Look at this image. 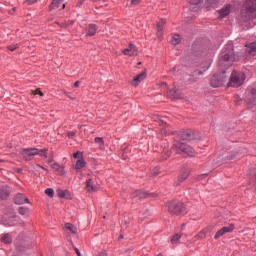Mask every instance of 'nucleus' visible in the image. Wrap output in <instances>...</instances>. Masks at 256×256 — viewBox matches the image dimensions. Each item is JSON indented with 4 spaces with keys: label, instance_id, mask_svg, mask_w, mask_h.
I'll use <instances>...</instances> for the list:
<instances>
[{
    "label": "nucleus",
    "instance_id": "obj_1",
    "mask_svg": "<svg viewBox=\"0 0 256 256\" xmlns=\"http://www.w3.org/2000/svg\"><path fill=\"white\" fill-rule=\"evenodd\" d=\"M235 61H237V56H235V52L233 51V44H227L223 48L218 65L219 67H231Z\"/></svg>",
    "mask_w": 256,
    "mask_h": 256
},
{
    "label": "nucleus",
    "instance_id": "obj_2",
    "mask_svg": "<svg viewBox=\"0 0 256 256\" xmlns=\"http://www.w3.org/2000/svg\"><path fill=\"white\" fill-rule=\"evenodd\" d=\"M245 9L241 11L240 22L248 23L251 19H256V0H247L244 4Z\"/></svg>",
    "mask_w": 256,
    "mask_h": 256
},
{
    "label": "nucleus",
    "instance_id": "obj_3",
    "mask_svg": "<svg viewBox=\"0 0 256 256\" xmlns=\"http://www.w3.org/2000/svg\"><path fill=\"white\" fill-rule=\"evenodd\" d=\"M168 211L171 215H183V213H186L187 208L183 202L173 201L168 203Z\"/></svg>",
    "mask_w": 256,
    "mask_h": 256
},
{
    "label": "nucleus",
    "instance_id": "obj_4",
    "mask_svg": "<svg viewBox=\"0 0 256 256\" xmlns=\"http://www.w3.org/2000/svg\"><path fill=\"white\" fill-rule=\"evenodd\" d=\"M174 148L176 149V151H178V153H182V155H187L188 157H195V149L185 143L176 141L174 143Z\"/></svg>",
    "mask_w": 256,
    "mask_h": 256
},
{
    "label": "nucleus",
    "instance_id": "obj_5",
    "mask_svg": "<svg viewBox=\"0 0 256 256\" xmlns=\"http://www.w3.org/2000/svg\"><path fill=\"white\" fill-rule=\"evenodd\" d=\"M243 83H245V74L233 71L230 76L228 87H241Z\"/></svg>",
    "mask_w": 256,
    "mask_h": 256
},
{
    "label": "nucleus",
    "instance_id": "obj_6",
    "mask_svg": "<svg viewBox=\"0 0 256 256\" xmlns=\"http://www.w3.org/2000/svg\"><path fill=\"white\" fill-rule=\"evenodd\" d=\"M225 82H227V75H225V72L213 75L210 81L213 87H221Z\"/></svg>",
    "mask_w": 256,
    "mask_h": 256
},
{
    "label": "nucleus",
    "instance_id": "obj_7",
    "mask_svg": "<svg viewBox=\"0 0 256 256\" xmlns=\"http://www.w3.org/2000/svg\"><path fill=\"white\" fill-rule=\"evenodd\" d=\"M37 153H39V149L37 148H24L20 151V155H22L24 161H32Z\"/></svg>",
    "mask_w": 256,
    "mask_h": 256
},
{
    "label": "nucleus",
    "instance_id": "obj_8",
    "mask_svg": "<svg viewBox=\"0 0 256 256\" xmlns=\"http://www.w3.org/2000/svg\"><path fill=\"white\" fill-rule=\"evenodd\" d=\"M235 230V224H230L229 226H224L220 230L217 231V233L214 236V239H219L220 237H223V235L227 233H231Z\"/></svg>",
    "mask_w": 256,
    "mask_h": 256
},
{
    "label": "nucleus",
    "instance_id": "obj_9",
    "mask_svg": "<svg viewBox=\"0 0 256 256\" xmlns=\"http://www.w3.org/2000/svg\"><path fill=\"white\" fill-rule=\"evenodd\" d=\"M247 103H255L256 101V89L248 88L245 93Z\"/></svg>",
    "mask_w": 256,
    "mask_h": 256
},
{
    "label": "nucleus",
    "instance_id": "obj_10",
    "mask_svg": "<svg viewBox=\"0 0 256 256\" xmlns=\"http://www.w3.org/2000/svg\"><path fill=\"white\" fill-rule=\"evenodd\" d=\"M123 55L133 57L137 55V47L134 44H129L128 48L122 50Z\"/></svg>",
    "mask_w": 256,
    "mask_h": 256
},
{
    "label": "nucleus",
    "instance_id": "obj_11",
    "mask_svg": "<svg viewBox=\"0 0 256 256\" xmlns=\"http://www.w3.org/2000/svg\"><path fill=\"white\" fill-rule=\"evenodd\" d=\"M220 19H225L231 13V5H227L218 11Z\"/></svg>",
    "mask_w": 256,
    "mask_h": 256
},
{
    "label": "nucleus",
    "instance_id": "obj_12",
    "mask_svg": "<svg viewBox=\"0 0 256 256\" xmlns=\"http://www.w3.org/2000/svg\"><path fill=\"white\" fill-rule=\"evenodd\" d=\"M179 137L180 139H182V141H191V139H193L191 130H183L182 132L179 133Z\"/></svg>",
    "mask_w": 256,
    "mask_h": 256
},
{
    "label": "nucleus",
    "instance_id": "obj_13",
    "mask_svg": "<svg viewBox=\"0 0 256 256\" xmlns=\"http://www.w3.org/2000/svg\"><path fill=\"white\" fill-rule=\"evenodd\" d=\"M16 205H23L24 203H29V199L23 194H17L14 198Z\"/></svg>",
    "mask_w": 256,
    "mask_h": 256
},
{
    "label": "nucleus",
    "instance_id": "obj_14",
    "mask_svg": "<svg viewBox=\"0 0 256 256\" xmlns=\"http://www.w3.org/2000/svg\"><path fill=\"white\" fill-rule=\"evenodd\" d=\"M86 191H88V193H95V191H97V186H95V182H93L92 179L86 181Z\"/></svg>",
    "mask_w": 256,
    "mask_h": 256
},
{
    "label": "nucleus",
    "instance_id": "obj_15",
    "mask_svg": "<svg viewBox=\"0 0 256 256\" xmlns=\"http://www.w3.org/2000/svg\"><path fill=\"white\" fill-rule=\"evenodd\" d=\"M145 77H147V72H142L138 74L134 79H133V85L137 86L141 81H144Z\"/></svg>",
    "mask_w": 256,
    "mask_h": 256
},
{
    "label": "nucleus",
    "instance_id": "obj_16",
    "mask_svg": "<svg viewBox=\"0 0 256 256\" xmlns=\"http://www.w3.org/2000/svg\"><path fill=\"white\" fill-rule=\"evenodd\" d=\"M97 25L95 24H89L88 25V30H87V33H86V37H93V35H95V33H97Z\"/></svg>",
    "mask_w": 256,
    "mask_h": 256
},
{
    "label": "nucleus",
    "instance_id": "obj_17",
    "mask_svg": "<svg viewBox=\"0 0 256 256\" xmlns=\"http://www.w3.org/2000/svg\"><path fill=\"white\" fill-rule=\"evenodd\" d=\"M246 53H248V55H251V56L256 55V42L246 45Z\"/></svg>",
    "mask_w": 256,
    "mask_h": 256
},
{
    "label": "nucleus",
    "instance_id": "obj_18",
    "mask_svg": "<svg viewBox=\"0 0 256 256\" xmlns=\"http://www.w3.org/2000/svg\"><path fill=\"white\" fill-rule=\"evenodd\" d=\"M149 194H147V192L143 191V190H136L133 194V197H135L136 199H145L146 197H148Z\"/></svg>",
    "mask_w": 256,
    "mask_h": 256
},
{
    "label": "nucleus",
    "instance_id": "obj_19",
    "mask_svg": "<svg viewBox=\"0 0 256 256\" xmlns=\"http://www.w3.org/2000/svg\"><path fill=\"white\" fill-rule=\"evenodd\" d=\"M167 23V20L165 19H161L158 23H157V31H158V35H162L163 33V27H165V24Z\"/></svg>",
    "mask_w": 256,
    "mask_h": 256
},
{
    "label": "nucleus",
    "instance_id": "obj_20",
    "mask_svg": "<svg viewBox=\"0 0 256 256\" xmlns=\"http://www.w3.org/2000/svg\"><path fill=\"white\" fill-rule=\"evenodd\" d=\"M85 165H87V162L83 159H79V160L76 161L74 169L76 171H79L80 169H83V167H85Z\"/></svg>",
    "mask_w": 256,
    "mask_h": 256
},
{
    "label": "nucleus",
    "instance_id": "obj_21",
    "mask_svg": "<svg viewBox=\"0 0 256 256\" xmlns=\"http://www.w3.org/2000/svg\"><path fill=\"white\" fill-rule=\"evenodd\" d=\"M64 227L67 231H69V233H72L73 235L77 233V228L71 223H66Z\"/></svg>",
    "mask_w": 256,
    "mask_h": 256
},
{
    "label": "nucleus",
    "instance_id": "obj_22",
    "mask_svg": "<svg viewBox=\"0 0 256 256\" xmlns=\"http://www.w3.org/2000/svg\"><path fill=\"white\" fill-rule=\"evenodd\" d=\"M9 188L4 187L0 190V199H7L9 197Z\"/></svg>",
    "mask_w": 256,
    "mask_h": 256
},
{
    "label": "nucleus",
    "instance_id": "obj_23",
    "mask_svg": "<svg viewBox=\"0 0 256 256\" xmlns=\"http://www.w3.org/2000/svg\"><path fill=\"white\" fill-rule=\"evenodd\" d=\"M168 97L170 99H179V92L177 89H172L168 92Z\"/></svg>",
    "mask_w": 256,
    "mask_h": 256
},
{
    "label": "nucleus",
    "instance_id": "obj_24",
    "mask_svg": "<svg viewBox=\"0 0 256 256\" xmlns=\"http://www.w3.org/2000/svg\"><path fill=\"white\" fill-rule=\"evenodd\" d=\"M172 45H179L181 43V36L179 34H174L171 39Z\"/></svg>",
    "mask_w": 256,
    "mask_h": 256
},
{
    "label": "nucleus",
    "instance_id": "obj_25",
    "mask_svg": "<svg viewBox=\"0 0 256 256\" xmlns=\"http://www.w3.org/2000/svg\"><path fill=\"white\" fill-rule=\"evenodd\" d=\"M61 3H63V0H53L50 5V10L59 9V5H61Z\"/></svg>",
    "mask_w": 256,
    "mask_h": 256
},
{
    "label": "nucleus",
    "instance_id": "obj_26",
    "mask_svg": "<svg viewBox=\"0 0 256 256\" xmlns=\"http://www.w3.org/2000/svg\"><path fill=\"white\" fill-rule=\"evenodd\" d=\"M11 241H13V238H11V235H9V234H5L2 237V243L9 244V243H11Z\"/></svg>",
    "mask_w": 256,
    "mask_h": 256
},
{
    "label": "nucleus",
    "instance_id": "obj_27",
    "mask_svg": "<svg viewBox=\"0 0 256 256\" xmlns=\"http://www.w3.org/2000/svg\"><path fill=\"white\" fill-rule=\"evenodd\" d=\"M37 155H39L40 157H43L44 159H47V149H38V153Z\"/></svg>",
    "mask_w": 256,
    "mask_h": 256
},
{
    "label": "nucleus",
    "instance_id": "obj_28",
    "mask_svg": "<svg viewBox=\"0 0 256 256\" xmlns=\"http://www.w3.org/2000/svg\"><path fill=\"white\" fill-rule=\"evenodd\" d=\"M187 177H189V172H184L183 174H181L178 177L179 183H183V181H185V179H187Z\"/></svg>",
    "mask_w": 256,
    "mask_h": 256
},
{
    "label": "nucleus",
    "instance_id": "obj_29",
    "mask_svg": "<svg viewBox=\"0 0 256 256\" xmlns=\"http://www.w3.org/2000/svg\"><path fill=\"white\" fill-rule=\"evenodd\" d=\"M179 239H181V234H179V233L174 234L171 239V243H173V244L179 243Z\"/></svg>",
    "mask_w": 256,
    "mask_h": 256
},
{
    "label": "nucleus",
    "instance_id": "obj_30",
    "mask_svg": "<svg viewBox=\"0 0 256 256\" xmlns=\"http://www.w3.org/2000/svg\"><path fill=\"white\" fill-rule=\"evenodd\" d=\"M94 141H95V143H96L97 145H99L100 147H103V145H105V142L103 141V138H101V137H96V138L94 139Z\"/></svg>",
    "mask_w": 256,
    "mask_h": 256
},
{
    "label": "nucleus",
    "instance_id": "obj_31",
    "mask_svg": "<svg viewBox=\"0 0 256 256\" xmlns=\"http://www.w3.org/2000/svg\"><path fill=\"white\" fill-rule=\"evenodd\" d=\"M45 193L48 195V197H53V195H55V191L53 190V188H47L45 190Z\"/></svg>",
    "mask_w": 256,
    "mask_h": 256
},
{
    "label": "nucleus",
    "instance_id": "obj_32",
    "mask_svg": "<svg viewBox=\"0 0 256 256\" xmlns=\"http://www.w3.org/2000/svg\"><path fill=\"white\" fill-rule=\"evenodd\" d=\"M74 159H83V153H81L80 151L74 153L73 155Z\"/></svg>",
    "mask_w": 256,
    "mask_h": 256
},
{
    "label": "nucleus",
    "instance_id": "obj_33",
    "mask_svg": "<svg viewBox=\"0 0 256 256\" xmlns=\"http://www.w3.org/2000/svg\"><path fill=\"white\" fill-rule=\"evenodd\" d=\"M52 169H54V171H61V165H59L58 163H54L51 165Z\"/></svg>",
    "mask_w": 256,
    "mask_h": 256
},
{
    "label": "nucleus",
    "instance_id": "obj_34",
    "mask_svg": "<svg viewBox=\"0 0 256 256\" xmlns=\"http://www.w3.org/2000/svg\"><path fill=\"white\" fill-rule=\"evenodd\" d=\"M198 237H200V239H205V237H207V230H202L199 234Z\"/></svg>",
    "mask_w": 256,
    "mask_h": 256
},
{
    "label": "nucleus",
    "instance_id": "obj_35",
    "mask_svg": "<svg viewBox=\"0 0 256 256\" xmlns=\"http://www.w3.org/2000/svg\"><path fill=\"white\" fill-rule=\"evenodd\" d=\"M58 196L64 198L67 196V191L60 190L58 191Z\"/></svg>",
    "mask_w": 256,
    "mask_h": 256
},
{
    "label": "nucleus",
    "instance_id": "obj_36",
    "mask_svg": "<svg viewBox=\"0 0 256 256\" xmlns=\"http://www.w3.org/2000/svg\"><path fill=\"white\" fill-rule=\"evenodd\" d=\"M18 47H19L18 44H12V45L8 46V49H9V51H15V49H17Z\"/></svg>",
    "mask_w": 256,
    "mask_h": 256
},
{
    "label": "nucleus",
    "instance_id": "obj_37",
    "mask_svg": "<svg viewBox=\"0 0 256 256\" xmlns=\"http://www.w3.org/2000/svg\"><path fill=\"white\" fill-rule=\"evenodd\" d=\"M33 95H40V97H43V92H41V89H36L35 91H32Z\"/></svg>",
    "mask_w": 256,
    "mask_h": 256
},
{
    "label": "nucleus",
    "instance_id": "obj_38",
    "mask_svg": "<svg viewBox=\"0 0 256 256\" xmlns=\"http://www.w3.org/2000/svg\"><path fill=\"white\" fill-rule=\"evenodd\" d=\"M18 213H20V215H25L27 213V209H25L24 207H20L18 209Z\"/></svg>",
    "mask_w": 256,
    "mask_h": 256
},
{
    "label": "nucleus",
    "instance_id": "obj_39",
    "mask_svg": "<svg viewBox=\"0 0 256 256\" xmlns=\"http://www.w3.org/2000/svg\"><path fill=\"white\" fill-rule=\"evenodd\" d=\"M188 3H190L191 5H199V3H201V0H188Z\"/></svg>",
    "mask_w": 256,
    "mask_h": 256
},
{
    "label": "nucleus",
    "instance_id": "obj_40",
    "mask_svg": "<svg viewBox=\"0 0 256 256\" xmlns=\"http://www.w3.org/2000/svg\"><path fill=\"white\" fill-rule=\"evenodd\" d=\"M139 3H141V0H131V5H132L133 7L139 5Z\"/></svg>",
    "mask_w": 256,
    "mask_h": 256
},
{
    "label": "nucleus",
    "instance_id": "obj_41",
    "mask_svg": "<svg viewBox=\"0 0 256 256\" xmlns=\"http://www.w3.org/2000/svg\"><path fill=\"white\" fill-rule=\"evenodd\" d=\"M207 2L209 3V5H217V3H219V0H207Z\"/></svg>",
    "mask_w": 256,
    "mask_h": 256
},
{
    "label": "nucleus",
    "instance_id": "obj_42",
    "mask_svg": "<svg viewBox=\"0 0 256 256\" xmlns=\"http://www.w3.org/2000/svg\"><path fill=\"white\" fill-rule=\"evenodd\" d=\"M39 0H26L28 5H33V3H37Z\"/></svg>",
    "mask_w": 256,
    "mask_h": 256
},
{
    "label": "nucleus",
    "instance_id": "obj_43",
    "mask_svg": "<svg viewBox=\"0 0 256 256\" xmlns=\"http://www.w3.org/2000/svg\"><path fill=\"white\" fill-rule=\"evenodd\" d=\"M2 223L4 225H9V223L7 222V218L5 216L2 217Z\"/></svg>",
    "mask_w": 256,
    "mask_h": 256
},
{
    "label": "nucleus",
    "instance_id": "obj_44",
    "mask_svg": "<svg viewBox=\"0 0 256 256\" xmlns=\"http://www.w3.org/2000/svg\"><path fill=\"white\" fill-rule=\"evenodd\" d=\"M197 75H203V72H201V71H195L194 74H193V76H194V77H197Z\"/></svg>",
    "mask_w": 256,
    "mask_h": 256
},
{
    "label": "nucleus",
    "instance_id": "obj_45",
    "mask_svg": "<svg viewBox=\"0 0 256 256\" xmlns=\"http://www.w3.org/2000/svg\"><path fill=\"white\" fill-rule=\"evenodd\" d=\"M75 132H68L69 139H73Z\"/></svg>",
    "mask_w": 256,
    "mask_h": 256
},
{
    "label": "nucleus",
    "instance_id": "obj_46",
    "mask_svg": "<svg viewBox=\"0 0 256 256\" xmlns=\"http://www.w3.org/2000/svg\"><path fill=\"white\" fill-rule=\"evenodd\" d=\"M97 256H107V252L102 251V252H100Z\"/></svg>",
    "mask_w": 256,
    "mask_h": 256
},
{
    "label": "nucleus",
    "instance_id": "obj_47",
    "mask_svg": "<svg viewBox=\"0 0 256 256\" xmlns=\"http://www.w3.org/2000/svg\"><path fill=\"white\" fill-rule=\"evenodd\" d=\"M37 167H39L40 169H43L44 171H47V169H45V167H43L41 165H37Z\"/></svg>",
    "mask_w": 256,
    "mask_h": 256
},
{
    "label": "nucleus",
    "instance_id": "obj_48",
    "mask_svg": "<svg viewBox=\"0 0 256 256\" xmlns=\"http://www.w3.org/2000/svg\"><path fill=\"white\" fill-rule=\"evenodd\" d=\"M75 251H76L78 256H81V252H79V249L76 248Z\"/></svg>",
    "mask_w": 256,
    "mask_h": 256
},
{
    "label": "nucleus",
    "instance_id": "obj_49",
    "mask_svg": "<svg viewBox=\"0 0 256 256\" xmlns=\"http://www.w3.org/2000/svg\"><path fill=\"white\" fill-rule=\"evenodd\" d=\"M78 3H80V5H83V3H85V0H78Z\"/></svg>",
    "mask_w": 256,
    "mask_h": 256
},
{
    "label": "nucleus",
    "instance_id": "obj_50",
    "mask_svg": "<svg viewBox=\"0 0 256 256\" xmlns=\"http://www.w3.org/2000/svg\"><path fill=\"white\" fill-rule=\"evenodd\" d=\"M74 87H79V81H76V82L74 83Z\"/></svg>",
    "mask_w": 256,
    "mask_h": 256
},
{
    "label": "nucleus",
    "instance_id": "obj_51",
    "mask_svg": "<svg viewBox=\"0 0 256 256\" xmlns=\"http://www.w3.org/2000/svg\"><path fill=\"white\" fill-rule=\"evenodd\" d=\"M48 163H53V159H49V160H48Z\"/></svg>",
    "mask_w": 256,
    "mask_h": 256
},
{
    "label": "nucleus",
    "instance_id": "obj_52",
    "mask_svg": "<svg viewBox=\"0 0 256 256\" xmlns=\"http://www.w3.org/2000/svg\"><path fill=\"white\" fill-rule=\"evenodd\" d=\"M185 229V224H182V231Z\"/></svg>",
    "mask_w": 256,
    "mask_h": 256
},
{
    "label": "nucleus",
    "instance_id": "obj_53",
    "mask_svg": "<svg viewBox=\"0 0 256 256\" xmlns=\"http://www.w3.org/2000/svg\"><path fill=\"white\" fill-rule=\"evenodd\" d=\"M62 9H65V4L62 5Z\"/></svg>",
    "mask_w": 256,
    "mask_h": 256
},
{
    "label": "nucleus",
    "instance_id": "obj_54",
    "mask_svg": "<svg viewBox=\"0 0 256 256\" xmlns=\"http://www.w3.org/2000/svg\"><path fill=\"white\" fill-rule=\"evenodd\" d=\"M192 81H193V82L197 81V78H196V79H193Z\"/></svg>",
    "mask_w": 256,
    "mask_h": 256
},
{
    "label": "nucleus",
    "instance_id": "obj_55",
    "mask_svg": "<svg viewBox=\"0 0 256 256\" xmlns=\"http://www.w3.org/2000/svg\"><path fill=\"white\" fill-rule=\"evenodd\" d=\"M175 69H177L176 67L173 68V71H175Z\"/></svg>",
    "mask_w": 256,
    "mask_h": 256
},
{
    "label": "nucleus",
    "instance_id": "obj_56",
    "mask_svg": "<svg viewBox=\"0 0 256 256\" xmlns=\"http://www.w3.org/2000/svg\"><path fill=\"white\" fill-rule=\"evenodd\" d=\"M0 163H3V160L0 159Z\"/></svg>",
    "mask_w": 256,
    "mask_h": 256
},
{
    "label": "nucleus",
    "instance_id": "obj_57",
    "mask_svg": "<svg viewBox=\"0 0 256 256\" xmlns=\"http://www.w3.org/2000/svg\"><path fill=\"white\" fill-rule=\"evenodd\" d=\"M144 217H147V215H145Z\"/></svg>",
    "mask_w": 256,
    "mask_h": 256
}]
</instances>
